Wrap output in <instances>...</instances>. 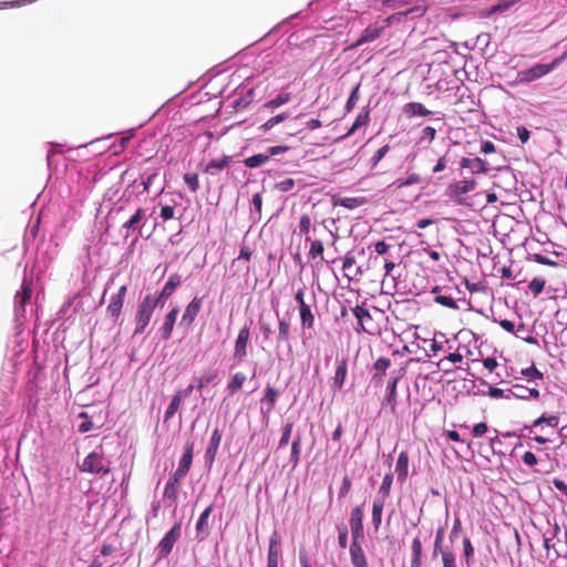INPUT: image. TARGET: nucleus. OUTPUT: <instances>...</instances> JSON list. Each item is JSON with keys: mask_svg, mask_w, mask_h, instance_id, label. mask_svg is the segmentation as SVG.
Listing matches in <instances>:
<instances>
[{"mask_svg": "<svg viewBox=\"0 0 567 567\" xmlns=\"http://www.w3.org/2000/svg\"><path fill=\"white\" fill-rule=\"evenodd\" d=\"M182 282L183 280L179 274H171L161 289H157L154 292H147L141 297L135 316L151 322L154 311L157 308H164Z\"/></svg>", "mask_w": 567, "mask_h": 567, "instance_id": "f257e3e1", "label": "nucleus"}, {"mask_svg": "<svg viewBox=\"0 0 567 567\" xmlns=\"http://www.w3.org/2000/svg\"><path fill=\"white\" fill-rule=\"evenodd\" d=\"M476 186L477 181L474 177H464L463 179L450 183L444 190V196L454 205L472 207L473 203L466 195L473 192Z\"/></svg>", "mask_w": 567, "mask_h": 567, "instance_id": "f03ea898", "label": "nucleus"}, {"mask_svg": "<svg viewBox=\"0 0 567 567\" xmlns=\"http://www.w3.org/2000/svg\"><path fill=\"white\" fill-rule=\"evenodd\" d=\"M80 470L84 473L102 477L111 472V462L104 458L102 445L96 446L83 458Z\"/></svg>", "mask_w": 567, "mask_h": 567, "instance_id": "7ed1b4c3", "label": "nucleus"}, {"mask_svg": "<svg viewBox=\"0 0 567 567\" xmlns=\"http://www.w3.org/2000/svg\"><path fill=\"white\" fill-rule=\"evenodd\" d=\"M13 515L10 506L0 505V567H9L8 559L13 551L12 537L6 532L9 518Z\"/></svg>", "mask_w": 567, "mask_h": 567, "instance_id": "20e7f679", "label": "nucleus"}, {"mask_svg": "<svg viewBox=\"0 0 567 567\" xmlns=\"http://www.w3.org/2000/svg\"><path fill=\"white\" fill-rule=\"evenodd\" d=\"M147 221L146 209L143 207H138L134 214L122 225L121 233L123 235V239L126 241L130 236L134 233H137L136 236L132 239L131 246L137 244L141 237H144L143 228Z\"/></svg>", "mask_w": 567, "mask_h": 567, "instance_id": "39448f33", "label": "nucleus"}, {"mask_svg": "<svg viewBox=\"0 0 567 567\" xmlns=\"http://www.w3.org/2000/svg\"><path fill=\"white\" fill-rule=\"evenodd\" d=\"M182 535V520H177L164 534L155 547L156 563L167 558Z\"/></svg>", "mask_w": 567, "mask_h": 567, "instance_id": "423d86ee", "label": "nucleus"}, {"mask_svg": "<svg viewBox=\"0 0 567 567\" xmlns=\"http://www.w3.org/2000/svg\"><path fill=\"white\" fill-rule=\"evenodd\" d=\"M404 374V369H395L390 372L386 381L385 393L381 400L382 409H390L391 413H395L398 405V384Z\"/></svg>", "mask_w": 567, "mask_h": 567, "instance_id": "0eeeda50", "label": "nucleus"}, {"mask_svg": "<svg viewBox=\"0 0 567 567\" xmlns=\"http://www.w3.org/2000/svg\"><path fill=\"white\" fill-rule=\"evenodd\" d=\"M251 324L252 319L249 318L248 321L239 329L235 339L233 359L237 364L241 363L248 354V344L251 338Z\"/></svg>", "mask_w": 567, "mask_h": 567, "instance_id": "6e6552de", "label": "nucleus"}, {"mask_svg": "<svg viewBox=\"0 0 567 567\" xmlns=\"http://www.w3.org/2000/svg\"><path fill=\"white\" fill-rule=\"evenodd\" d=\"M553 72L548 63H535L517 72V82L528 84Z\"/></svg>", "mask_w": 567, "mask_h": 567, "instance_id": "1a4fd4ad", "label": "nucleus"}, {"mask_svg": "<svg viewBox=\"0 0 567 567\" xmlns=\"http://www.w3.org/2000/svg\"><path fill=\"white\" fill-rule=\"evenodd\" d=\"M392 361L388 357H379L372 364L370 371V385L374 389L381 388L384 383L386 371L391 367Z\"/></svg>", "mask_w": 567, "mask_h": 567, "instance_id": "9d476101", "label": "nucleus"}, {"mask_svg": "<svg viewBox=\"0 0 567 567\" xmlns=\"http://www.w3.org/2000/svg\"><path fill=\"white\" fill-rule=\"evenodd\" d=\"M276 316L278 318V333L276 337V348L277 350L284 344L287 347L288 352L292 351V347L290 343V320L288 318V312L284 317H279L278 310H275ZM278 359L280 358L279 351H277Z\"/></svg>", "mask_w": 567, "mask_h": 567, "instance_id": "9b49d317", "label": "nucleus"}, {"mask_svg": "<svg viewBox=\"0 0 567 567\" xmlns=\"http://www.w3.org/2000/svg\"><path fill=\"white\" fill-rule=\"evenodd\" d=\"M493 321L497 322L502 327V329H504L506 332L514 333L517 338H520L526 343L535 344V346L538 344V339L536 337H534L532 334L526 336V337L518 334V332H525V331L533 332L534 331L533 329H529L523 321H520L518 323L517 331H516V326L512 320H508V319L497 320L495 317H493Z\"/></svg>", "mask_w": 567, "mask_h": 567, "instance_id": "f8f14e48", "label": "nucleus"}, {"mask_svg": "<svg viewBox=\"0 0 567 567\" xmlns=\"http://www.w3.org/2000/svg\"><path fill=\"white\" fill-rule=\"evenodd\" d=\"M221 439H223V431L219 429V426H216L212 432V435L209 437V441H208V444L206 446L205 454H204L205 466L208 470L212 468V466L216 460Z\"/></svg>", "mask_w": 567, "mask_h": 567, "instance_id": "ddd939ff", "label": "nucleus"}, {"mask_svg": "<svg viewBox=\"0 0 567 567\" xmlns=\"http://www.w3.org/2000/svg\"><path fill=\"white\" fill-rule=\"evenodd\" d=\"M113 136H114V133H110L107 135H104L102 137H96L90 142L83 143V144L70 146L68 148V151L90 147V152L93 156L101 155L104 152H106L107 150L112 148L111 144H107V141L111 140Z\"/></svg>", "mask_w": 567, "mask_h": 567, "instance_id": "4468645a", "label": "nucleus"}, {"mask_svg": "<svg viewBox=\"0 0 567 567\" xmlns=\"http://www.w3.org/2000/svg\"><path fill=\"white\" fill-rule=\"evenodd\" d=\"M461 173L464 169H468L473 175L487 174L491 171V166L486 159L482 157H462L460 159Z\"/></svg>", "mask_w": 567, "mask_h": 567, "instance_id": "2eb2a0df", "label": "nucleus"}, {"mask_svg": "<svg viewBox=\"0 0 567 567\" xmlns=\"http://www.w3.org/2000/svg\"><path fill=\"white\" fill-rule=\"evenodd\" d=\"M348 363H349L348 357H342V358L337 357L336 371H334V375L332 378V382L330 385L331 390L333 392L341 391L343 389L347 377H348Z\"/></svg>", "mask_w": 567, "mask_h": 567, "instance_id": "dca6fc26", "label": "nucleus"}, {"mask_svg": "<svg viewBox=\"0 0 567 567\" xmlns=\"http://www.w3.org/2000/svg\"><path fill=\"white\" fill-rule=\"evenodd\" d=\"M185 476L179 474L177 472H173L166 484H165V487H164V492H163V499L165 502H169V506L175 504L177 498H178V493H179V486H181V481L184 478Z\"/></svg>", "mask_w": 567, "mask_h": 567, "instance_id": "f3484780", "label": "nucleus"}, {"mask_svg": "<svg viewBox=\"0 0 567 567\" xmlns=\"http://www.w3.org/2000/svg\"><path fill=\"white\" fill-rule=\"evenodd\" d=\"M302 338H311L316 317L310 305L298 307Z\"/></svg>", "mask_w": 567, "mask_h": 567, "instance_id": "a211bd4d", "label": "nucleus"}, {"mask_svg": "<svg viewBox=\"0 0 567 567\" xmlns=\"http://www.w3.org/2000/svg\"><path fill=\"white\" fill-rule=\"evenodd\" d=\"M178 313L179 307L177 305L172 307L171 310L166 312V315L164 316V321L159 329L157 330L161 340L167 341L168 339H171Z\"/></svg>", "mask_w": 567, "mask_h": 567, "instance_id": "6ab92c4d", "label": "nucleus"}, {"mask_svg": "<svg viewBox=\"0 0 567 567\" xmlns=\"http://www.w3.org/2000/svg\"><path fill=\"white\" fill-rule=\"evenodd\" d=\"M280 536L275 529L269 538L267 551V567H279V559L281 557Z\"/></svg>", "mask_w": 567, "mask_h": 567, "instance_id": "aec40b11", "label": "nucleus"}, {"mask_svg": "<svg viewBox=\"0 0 567 567\" xmlns=\"http://www.w3.org/2000/svg\"><path fill=\"white\" fill-rule=\"evenodd\" d=\"M194 447L195 443L192 440H187L183 447V454L179 457L178 466L175 472L184 476H186L192 467L193 458H194Z\"/></svg>", "mask_w": 567, "mask_h": 567, "instance_id": "412c9836", "label": "nucleus"}, {"mask_svg": "<svg viewBox=\"0 0 567 567\" xmlns=\"http://www.w3.org/2000/svg\"><path fill=\"white\" fill-rule=\"evenodd\" d=\"M204 297L195 295L193 299L186 305L184 313L182 316L181 324L190 326L196 320L202 307Z\"/></svg>", "mask_w": 567, "mask_h": 567, "instance_id": "4be33fe9", "label": "nucleus"}, {"mask_svg": "<svg viewBox=\"0 0 567 567\" xmlns=\"http://www.w3.org/2000/svg\"><path fill=\"white\" fill-rule=\"evenodd\" d=\"M383 31V25L378 23L369 24L364 30H362L358 39L351 44V48H359L365 43L373 42L381 37Z\"/></svg>", "mask_w": 567, "mask_h": 567, "instance_id": "5701e85b", "label": "nucleus"}, {"mask_svg": "<svg viewBox=\"0 0 567 567\" xmlns=\"http://www.w3.org/2000/svg\"><path fill=\"white\" fill-rule=\"evenodd\" d=\"M279 395H280V392L276 388L271 386L270 384H267L265 386L264 395L260 399V404H261L260 411H261L262 415H268L269 413L272 412V410L275 409V406L277 404Z\"/></svg>", "mask_w": 567, "mask_h": 567, "instance_id": "b1692460", "label": "nucleus"}, {"mask_svg": "<svg viewBox=\"0 0 567 567\" xmlns=\"http://www.w3.org/2000/svg\"><path fill=\"white\" fill-rule=\"evenodd\" d=\"M443 288L440 286H435L432 288V293H434V302L450 308V309H458L457 301H466V298L455 299L451 293L442 292Z\"/></svg>", "mask_w": 567, "mask_h": 567, "instance_id": "393cba45", "label": "nucleus"}, {"mask_svg": "<svg viewBox=\"0 0 567 567\" xmlns=\"http://www.w3.org/2000/svg\"><path fill=\"white\" fill-rule=\"evenodd\" d=\"M352 313L357 319V327L354 328V330L358 333L367 332L364 322L372 321V316L370 313V310L367 308L365 301L352 308Z\"/></svg>", "mask_w": 567, "mask_h": 567, "instance_id": "a878e982", "label": "nucleus"}, {"mask_svg": "<svg viewBox=\"0 0 567 567\" xmlns=\"http://www.w3.org/2000/svg\"><path fill=\"white\" fill-rule=\"evenodd\" d=\"M233 162V156L224 154L219 158H212L204 167V173L215 176Z\"/></svg>", "mask_w": 567, "mask_h": 567, "instance_id": "bb28decb", "label": "nucleus"}, {"mask_svg": "<svg viewBox=\"0 0 567 567\" xmlns=\"http://www.w3.org/2000/svg\"><path fill=\"white\" fill-rule=\"evenodd\" d=\"M31 298L32 288L24 281L21 289L17 292L14 297V310L17 315H19L21 311H25V306L31 301Z\"/></svg>", "mask_w": 567, "mask_h": 567, "instance_id": "cd10ccee", "label": "nucleus"}, {"mask_svg": "<svg viewBox=\"0 0 567 567\" xmlns=\"http://www.w3.org/2000/svg\"><path fill=\"white\" fill-rule=\"evenodd\" d=\"M409 453L408 451L403 450L399 453L396 463H395V473H396V480L401 484H403L409 475Z\"/></svg>", "mask_w": 567, "mask_h": 567, "instance_id": "c85d7f7f", "label": "nucleus"}, {"mask_svg": "<svg viewBox=\"0 0 567 567\" xmlns=\"http://www.w3.org/2000/svg\"><path fill=\"white\" fill-rule=\"evenodd\" d=\"M41 224V216L38 215L34 220H30L23 235V247L29 249L38 237Z\"/></svg>", "mask_w": 567, "mask_h": 567, "instance_id": "c756f323", "label": "nucleus"}, {"mask_svg": "<svg viewBox=\"0 0 567 567\" xmlns=\"http://www.w3.org/2000/svg\"><path fill=\"white\" fill-rule=\"evenodd\" d=\"M403 112L408 117H424L433 114V112L426 109L421 102H409L404 104Z\"/></svg>", "mask_w": 567, "mask_h": 567, "instance_id": "7c9ffc66", "label": "nucleus"}, {"mask_svg": "<svg viewBox=\"0 0 567 567\" xmlns=\"http://www.w3.org/2000/svg\"><path fill=\"white\" fill-rule=\"evenodd\" d=\"M410 567H423V545L420 535L415 536L411 543Z\"/></svg>", "mask_w": 567, "mask_h": 567, "instance_id": "2f4dec72", "label": "nucleus"}, {"mask_svg": "<svg viewBox=\"0 0 567 567\" xmlns=\"http://www.w3.org/2000/svg\"><path fill=\"white\" fill-rule=\"evenodd\" d=\"M560 416L559 413L543 412L538 417L533 420L532 426L543 430V425L549 427H557L559 425Z\"/></svg>", "mask_w": 567, "mask_h": 567, "instance_id": "473e14b6", "label": "nucleus"}, {"mask_svg": "<svg viewBox=\"0 0 567 567\" xmlns=\"http://www.w3.org/2000/svg\"><path fill=\"white\" fill-rule=\"evenodd\" d=\"M214 511V504H209L198 516L197 520H196V524H195V529H196V533L197 535H204L202 537V539L208 535V519H209V516L210 514L213 513Z\"/></svg>", "mask_w": 567, "mask_h": 567, "instance_id": "72a5a7b5", "label": "nucleus"}, {"mask_svg": "<svg viewBox=\"0 0 567 567\" xmlns=\"http://www.w3.org/2000/svg\"><path fill=\"white\" fill-rule=\"evenodd\" d=\"M302 449V439L300 432H297L291 441V450L289 455V463L292 465V470H295L300 463Z\"/></svg>", "mask_w": 567, "mask_h": 567, "instance_id": "f704fd0d", "label": "nucleus"}, {"mask_svg": "<svg viewBox=\"0 0 567 567\" xmlns=\"http://www.w3.org/2000/svg\"><path fill=\"white\" fill-rule=\"evenodd\" d=\"M350 560L353 567H368L362 545H349Z\"/></svg>", "mask_w": 567, "mask_h": 567, "instance_id": "c9c22d12", "label": "nucleus"}, {"mask_svg": "<svg viewBox=\"0 0 567 567\" xmlns=\"http://www.w3.org/2000/svg\"><path fill=\"white\" fill-rule=\"evenodd\" d=\"M369 122H370V105H367L361 109V111L357 115L354 122L352 123L351 127L348 130V132L341 138H344V137L353 134L358 128L367 125Z\"/></svg>", "mask_w": 567, "mask_h": 567, "instance_id": "e433bc0d", "label": "nucleus"}, {"mask_svg": "<svg viewBox=\"0 0 567 567\" xmlns=\"http://www.w3.org/2000/svg\"><path fill=\"white\" fill-rule=\"evenodd\" d=\"M262 194L255 193L250 199L249 219L252 224H257L261 219Z\"/></svg>", "mask_w": 567, "mask_h": 567, "instance_id": "4c0bfd02", "label": "nucleus"}, {"mask_svg": "<svg viewBox=\"0 0 567 567\" xmlns=\"http://www.w3.org/2000/svg\"><path fill=\"white\" fill-rule=\"evenodd\" d=\"M291 100V94L289 92H280L275 97L270 99L266 103L262 104L261 111H270L274 112L278 107L288 103Z\"/></svg>", "mask_w": 567, "mask_h": 567, "instance_id": "58836bf2", "label": "nucleus"}, {"mask_svg": "<svg viewBox=\"0 0 567 567\" xmlns=\"http://www.w3.org/2000/svg\"><path fill=\"white\" fill-rule=\"evenodd\" d=\"M368 203L367 197L358 196V197H339L334 199V206H342L347 209L353 210L360 206H363Z\"/></svg>", "mask_w": 567, "mask_h": 567, "instance_id": "ea45409f", "label": "nucleus"}, {"mask_svg": "<svg viewBox=\"0 0 567 567\" xmlns=\"http://www.w3.org/2000/svg\"><path fill=\"white\" fill-rule=\"evenodd\" d=\"M124 301L125 299H123L120 296H116L115 293L111 296L110 303L106 308V312L113 319V321H116L120 318L124 306Z\"/></svg>", "mask_w": 567, "mask_h": 567, "instance_id": "a19ab883", "label": "nucleus"}, {"mask_svg": "<svg viewBox=\"0 0 567 567\" xmlns=\"http://www.w3.org/2000/svg\"><path fill=\"white\" fill-rule=\"evenodd\" d=\"M364 503L354 506L350 512L349 529L364 526Z\"/></svg>", "mask_w": 567, "mask_h": 567, "instance_id": "79ce46f5", "label": "nucleus"}, {"mask_svg": "<svg viewBox=\"0 0 567 567\" xmlns=\"http://www.w3.org/2000/svg\"><path fill=\"white\" fill-rule=\"evenodd\" d=\"M246 380H247V378L244 373H241V372L234 373L230 377V379L226 385V389H225V391L227 392V395L236 394L243 388Z\"/></svg>", "mask_w": 567, "mask_h": 567, "instance_id": "37998d69", "label": "nucleus"}, {"mask_svg": "<svg viewBox=\"0 0 567 567\" xmlns=\"http://www.w3.org/2000/svg\"><path fill=\"white\" fill-rule=\"evenodd\" d=\"M426 10H427V7L424 3V1H417L415 4L409 7L404 11L398 12L395 16H399V17L403 16L406 18L415 19V18L423 17L425 14Z\"/></svg>", "mask_w": 567, "mask_h": 567, "instance_id": "c03bdc74", "label": "nucleus"}, {"mask_svg": "<svg viewBox=\"0 0 567 567\" xmlns=\"http://www.w3.org/2000/svg\"><path fill=\"white\" fill-rule=\"evenodd\" d=\"M383 508H384L383 498H374L372 502L371 523L375 530H378L380 528V525L382 523Z\"/></svg>", "mask_w": 567, "mask_h": 567, "instance_id": "a18cd8bd", "label": "nucleus"}, {"mask_svg": "<svg viewBox=\"0 0 567 567\" xmlns=\"http://www.w3.org/2000/svg\"><path fill=\"white\" fill-rule=\"evenodd\" d=\"M493 432H494L495 436L488 437V443H489L492 453L496 454V455H505L506 452L502 449V446L506 444V441L508 439H503L502 437L503 432H499L496 429H493Z\"/></svg>", "mask_w": 567, "mask_h": 567, "instance_id": "49530a36", "label": "nucleus"}, {"mask_svg": "<svg viewBox=\"0 0 567 567\" xmlns=\"http://www.w3.org/2000/svg\"><path fill=\"white\" fill-rule=\"evenodd\" d=\"M269 159L267 152H264L244 158L243 163L247 168L254 169L266 165Z\"/></svg>", "mask_w": 567, "mask_h": 567, "instance_id": "de8ad7c7", "label": "nucleus"}, {"mask_svg": "<svg viewBox=\"0 0 567 567\" xmlns=\"http://www.w3.org/2000/svg\"><path fill=\"white\" fill-rule=\"evenodd\" d=\"M159 175V168L158 167H147L142 174H141V185L143 186V193H147L153 185L154 181Z\"/></svg>", "mask_w": 567, "mask_h": 567, "instance_id": "09e8293b", "label": "nucleus"}, {"mask_svg": "<svg viewBox=\"0 0 567 567\" xmlns=\"http://www.w3.org/2000/svg\"><path fill=\"white\" fill-rule=\"evenodd\" d=\"M420 181H421V176L419 174L411 173L406 177H398L395 181H393L389 185V188L399 189V188H403V187H408V186L414 185V184L419 183Z\"/></svg>", "mask_w": 567, "mask_h": 567, "instance_id": "8fccbe9b", "label": "nucleus"}, {"mask_svg": "<svg viewBox=\"0 0 567 567\" xmlns=\"http://www.w3.org/2000/svg\"><path fill=\"white\" fill-rule=\"evenodd\" d=\"M306 241H310V249L308 251V258L310 260L321 258V260H322L323 251H324V246H323L322 240H320V239L312 240L309 236H306Z\"/></svg>", "mask_w": 567, "mask_h": 567, "instance_id": "3c124183", "label": "nucleus"}, {"mask_svg": "<svg viewBox=\"0 0 567 567\" xmlns=\"http://www.w3.org/2000/svg\"><path fill=\"white\" fill-rule=\"evenodd\" d=\"M254 96H255V89L249 87L244 94L234 99V101L231 102V107L234 110L245 109L252 102Z\"/></svg>", "mask_w": 567, "mask_h": 567, "instance_id": "603ef678", "label": "nucleus"}, {"mask_svg": "<svg viewBox=\"0 0 567 567\" xmlns=\"http://www.w3.org/2000/svg\"><path fill=\"white\" fill-rule=\"evenodd\" d=\"M393 478L394 476L392 472L385 473L375 498H383L385 502V498L390 496Z\"/></svg>", "mask_w": 567, "mask_h": 567, "instance_id": "864d4df0", "label": "nucleus"}, {"mask_svg": "<svg viewBox=\"0 0 567 567\" xmlns=\"http://www.w3.org/2000/svg\"><path fill=\"white\" fill-rule=\"evenodd\" d=\"M360 87H361V82H358L355 85H353L351 87L349 96L344 104L346 113H350L355 107V104L360 99Z\"/></svg>", "mask_w": 567, "mask_h": 567, "instance_id": "5fc2aeb1", "label": "nucleus"}, {"mask_svg": "<svg viewBox=\"0 0 567 567\" xmlns=\"http://www.w3.org/2000/svg\"><path fill=\"white\" fill-rule=\"evenodd\" d=\"M183 401H181L179 395H174L171 398V401L164 412V423L168 422L174 415L177 413L182 405Z\"/></svg>", "mask_w": 567, "mask_h": 567, "instance_id": "6e6d98bb", "label": "nucleus"}, {"mask_svg": "<svg viewBox=\"0 0 567 567\" xmlns=\"http://www.w3.org/2000/svg\"><path fill=\"white\" fill-rule=\"evenodd\" d=\"M49 145H50V148H49V151L47 153L45 161H47L48 169L51 172L54 168L53 167L52 157L55 154H63V153H65L66 150L64 148L63 144L58 143V142H49Z\"/></svg>", "mask_w": 567, "mask_h": 567, "instance_id": "4d7b16f0", "label": "nucleus"}, {"mask_svg": "<svg viewBox=\"0 0 567 567\" xmlns=\"http://www.w3.org/2000/svg\"><path fill=\"white\" fill-rule=\"evenodd\" d=\"M520 374L526 378L528 382H535L544 379V373L534 363L522 369Z\"/></svg>", "mask_w": 567, "mask_h": 567, "instance_id": "13d9d810", "label": "nucleus"}, {"mask_svg": "<svg viewBox=\"0 0 567 567\" xmlns=\"http://www.w3.org/2000/svg\"><path fill=\"white\" fill-rule=\"evenodd\" d=\"M78 419L82 420L81 423H79V425H78L79 433H81V434L87 433L94 427L92 416L87 412L81 411L78 414Z\"/></svg>", "mask_w": 567, "mask_h": 567, "instance_id": "bf43d9fd", "label": "nucleus"}, {"mask_svg": "<svg viewBox=\"0 0 567 567\" xmlns=\"http://www.w3.org/2000/svg\"><path fill=\"white\" fill-rule=\"evenodd\" d=\"M454 339H462L463 341L467 340L468 342L474 341L475 348H480L483 344V341L480 342L481 337L473 332L471 329L463 328L455 336Z\"/></svg>", "mask_w": 567, "mask_h": 567, "instance_id": "052dcab7", "label": "nucleus"}, {"mask_svg": "<svg viewBox=\"0 0 567 567\" xmlns=\"http://www.w3.org/2000/svg\"><path fill=\"white\" fill-rule=\"evenodd\" d=\"M535 429H536V426H532V423L530 424H524L523 427L518 432H515V431L503 432L502 433V437L503 439H522V437H526L529 434H532Z\"/></svg>", "mask_w": 567, "mask_h": 567, "instance_id": "680f3d73", "label": "nucleus"}, {"mask_svg": "<svg viewBox=\"0 0 567 567\" xmlns=\"http://www.w3.org/2000/svg\"><path fill=\"white\" fill-rule=\"evenodd\" d=\"M218 377L217 370H212L207 374L203 377H195L194 380L196 381V390L202 391L204 388L213 383L216 378Z\"/></svg>", "mask_w": 567, "mask_h": 567, "instance_id": "e2e57ef3", "label": "nucleus"}, {"mask_svg": "<svg viewBox=\"0 0 567 567\" xmlns=\"http://www.w3.org/2000/svg\"><path fill=\"white\" fill-rule=\"evenodd\" d=\"M293 430V422L287 421L281 427V435L278 442V449H284L289 444Z\"/></svg>", "mask_w": 567, "mask_h": 567, "instance_id": "0e129e2a", "label": "nucleus"}, {"mask_svg": "<svg viewBox=\"0 0 567 567\" xmlns=\"http://www.w3.org/2000/svg\"><path fill=\"white\" fill-rule=\"evenodd\" d=\"M526 259L528 261H534L539 265H544V266H548V267H553V268H557L559 266V262L550 259L549 257H547L543 254H538V252L528 254Z\"/></svg>", "mask_w": 567, "mask_h": 567, "instance_id": "69168bd1", "label": "nucleus"}, {"mask_svg": "<svg viewBox=\"0 0 567 567\" xmlns=\"http://www.w3.org/2000/svg\"><path fill=\"white\" fill-rule=\"evenodd\" d=\"M135 134V128H131L128 130L127 132H125V135L122 136L120 140L113 142L111 144V147L113 148V154H117L118 152L123 151L128 141L134 136Z\"/></svg>", "mask_w": 567, "mask_h": 567, "instance_id": "338daca9", "label": "nucleus"}, {"mask_svg": "<svg viewBox=\"0 0 567 567\" xmlns=\"http://www.w3.org/2000/svg\"><path fill=\"white\" fill-rule=\"evenodd\" d=\"M440 555L442 559V567H457L456 556L450 547H445L444 551Z\"/></svg>", "mask_w": 567, "mask_h": 567, "instance_id": "774afa93", "label": "nucleus"}]
</instances>
